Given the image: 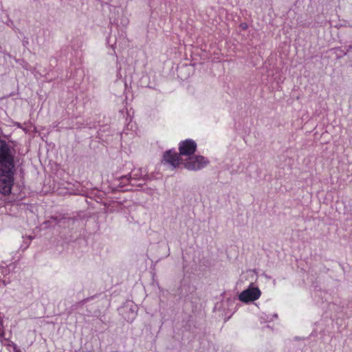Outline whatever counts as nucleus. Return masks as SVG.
Here are the masks:
<instances>
[{
  "mask_svg": "<svg viewBox=\"0 0 352 352\" xmlns=\"http://www.w3.org/2000/svg\"><path fill=\"white\" fill-rule=\"evenodd\" d=\"M15 150L6 141L0 140V192H11L14 182V157Z\"/></svg>",
  "mask_w": 352,
  "mask_h": 352,
  "instance_id": "nucleus-1",
  "label": "nucleus"
},
{
  "mask_svg": "<svg viewBox=\"0 0 352 352\" xmlns=\"http://www.w3.org/2000/svg\"><path fill=\"white\" fill-rule=\"evenodd\" d=\"M209 164V160L202 155L189 157L184 163V167L190 170H199Z\"/></svg>",
  "mask_w": 352,
  "mask_h": 352,
  "instance_id": "nucleus-2",
  "label": "nucleus"
},
{
  "mask_svg": "<svg viewBox=\"0 0 352 352\" xmlns=\"http://www.w3.org/2000/svg\"><path fill=\"white\" fill-rule=\"evenodd\" d=\"M261 292L258 287L250 286L247 289L243 291L239 296V299L243 302H249L259 298Z\"/></svg>",
  "mask_w": 352,
  "mask_h": 352,
  "instance_id": "nucleus-3",
  "label": "nucleus"
},
{
  "mask_svg": "<svg viewBox=\"0 0 352 352\" xmlns=\"http://www.w3.org/2000/svg\"><path fill=\"white\" fill-rule=\"evenodd\" d=\"M197 149L196 142L190 139L182 141L179 144V151L180 155H191Z\"/></svg>",
  "mask_w": 352,
  "mask_h": 352,
  "instance_id": "nucleus-4",
  "label": "nucleus"
},
{
  "mask_svg": "<svg viewBox=\"0 0 352 352\" xmlns=\"http://www.w3.org/2000/svg\"><path fill=\"white\" fill-rule=\"evenodd\" d=\"M163 162L175 168L179 164L180 157L176 152H172V151L169 150L164 154Z\"/></svg>",
  "mask_w": 352,
  "mask_h": 352,
  "instance_id": "nucleus-5",
  "label": "nucleus"
},
{
  "mask_svg": "<svg viewBox=\"0 0 352 352\" xmlns=\"http://www.w3.org/2000/svg\"><path fill=\"white\" fill-rule=\"evenodd\" d=\"M89 300V298H87V299H85L83 300L81 303H85V302H87V300Z\"/></svg>",
  "mask_w": 352,
  "mask_h": 352,
  "instance_id": "nucleus-6",
  "label": "nucleus"
},
{
  "mask_svg": "<svg viewBox=\"0 0 352 352\" xmlns=\"http://www.w3.org/2000/svg\"><path fill=\"white\" fill-rule=\"evenodd\" d=\"M132 314H133V316H132V318H131V320H132L133 319V318L135 317V312H133V313H132Z\"/></svg>",
  "mask_w": 352,
  "mask_h": 352,
  "instance_id": "nucleus-7",
  "label": "nucleus"
}]
</instances>
